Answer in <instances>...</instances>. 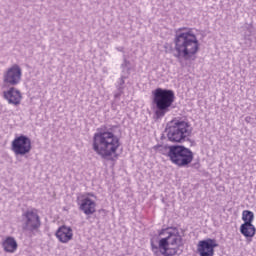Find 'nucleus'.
Instances as JSON below:
<instances>
[{"mask_svg":"<svg viewBox=\"0 0 256 256\" xmlns=\"http://www.w3.org/2000/svg\"><path fill=\"white\" fill-rule=\"evenodd\" d=\"M201 43L192 28L181 27L176 30L174 36L173 56L178 61H195Z\"/></svg>","mask_w":256,"mask_h":256,"instance_id":"f257e3e1","label":"nucleus"},{"mask_svg":"<svg viewBox=\"0 0 256 256\" xmlns=\"http://www.w3.org/2000/svg\"><path fill=\"white\" fill-rule=\"evenodd\" d=\"M160 238L151 240V251L154 256H181L183 253V237L177 228H166L158 232Z\"/></svg>","mask_w":256,"mask_h":256,"instance_id":"f03ea898","label":"nucleus"},{"mask_svg":"<svg viewBox=\"0 0 256 256\" xmlns=\"http://www.w3.org/2000/svg\"><path fill=\"white\" fill-rule=\"evenodd\" d=\"M121 147L119 136L107 127L97 129L92 138V149L102 159H109L117 155V151Z\"/></svg>","mask_w":256,"mask_h":256,"instance_id":"7ed1b4c3","label":"nucleus"},{"mask_svg":"<svg viewBox=\"0 0 256 256\" xmlns=\"http://www.w3.org/2000/svg\"><path fill=\"white\" fill-rule=\"evenodd\" d=\"M153 102L156 106L155 115L158 119L165 117L175 102V92L169 89L157 88L153 91Z\"/></svg>","mask_w":256,"mask_h":256,"instance_id":"20e7f679","label":"nucleus"},{"mask_svg":"<svg viewBox=\"0 0 256 256\" xmlns=\"http://www.w3.org/2000/svg\"><path fill=\"white\" fill-rule=\"evenodd\" d=\"M193 133L191 123L185 120H176L167 128V137L172 143H183Z\"/></svg>","mask_w":256,"mask_h":256,"instance_id":"39448f33","label":"nucleus"},{"mask_svg":"<svg viewBox=\"0 0 256 256\" xmlns=\"http://www.w3.org/2000/svg\"><path fill=\"white\" fill-rule=\"evenodd\" d=\"M22 229L29 233H37L41 229V216L37 209H28L22 213Z\"/></svg>","mask_w":256,"mask_h":256,"instance_id":"423d86ee","label":"nucleus"},{"mask_svg":"<svg viewBox=\"0 0 256 256\" xmlns=\"http://www.w3.org/2000/svg\"><path fill=\"white\" fill-rule=\"evenodd\" d=\"M193 157V151L191 149L185 146L175 145L170 161L177 167H187L193 162Z\"/></svg>","mask_w":256,"mask_h":256,"instance_id":"0eeeda50","label":"nucleus"},{"mask_svg":"<svg viewBox=\"0 0 256 256\" xmlns=\"http://www.w3.org/2000/svg\"><path fill=\"white\" fill-rule=\"evenodd\" d=\"M31 149H33L31 138L24 134L16 136L11 143V151L15 157H25L31 153Z\"/></svg>","mask_w":256,"mask_h":256,"instance_id":"6e6552de","label":"nucleus"},{"mask_svg":"<svg viewBox=\"0 0 256 256\" xmlns=\"http://www.w3.org/2000/svg\"><path fill=\"white\" fill-rule=\"evenodd\" d=\"M21 77H23V71L21 67L17 64H14L8 68L3 74V83L10 87H15L21 83Z\"/></svg>","mask_w":256,"mask_h":256,"instance_id":"1a4fd4ad","label":"nucleus"},{"mask_svg":"<svg viewBox=\"0 0 256 256\" xmlns=\"http://www.w3.org/2000/svg\"><path fill=\"white\" fill-rule=\"evenodd\" d=\"M219 247L217 240L207 238L200 240L197 244L198 255L200 256H215V249Z\"/></svg>","mask_w":256,"mask_h":256,"instance_id":"9d476101","label":"nucleus"},{"mask_svg":"<svg viewBox=\"0 0 256 256\" xmlns=\"http://www.w3.org/2000/svg\"><path fill=\"white\" fill-rule=\"evenodd\" d=\"M3 98L9 103V105H21V99H23V95L21 91L15 87H10L8 90L3 92Z\"/></svg>","mask_w":256,"mask_h":256,"instance_id":"9b49d317","label":"nucleus"},{"mask_svg":"<svg viewBox=\"0 0 256 256\" xmlns=\"http://www.w3.org/2000/svg\"><path fill=\"white\" fill-rule=\"evenodd\" d=\"M55 237L60 243L66 245L70 241H73V228L67 225H62L56 230Z\"/></svg>","mask_w":256,"mask_h":256,"instance_id":"f8f14e48","label":"nucleus"},{"mask_svg":"<svg viewBox=\"0 0 256 256\" xmlns=\"http://www.w3.org/2000/svg\"><path fill=\"white\" fill-rule=\"evenodd\" d=\"M2 249L4 253H17V249H19V244L17 243V239L13 236H6L2 239Z\"/></svg>","mask_w":256,"mask_h":256,"instance_id":"ddd939ff","label":"nucleus"},{"mask_svg":"<svg viewBox=\"0 0 256 256\" xmlns=\"http://www.w3.org/2000/svg\"><path fill=\"white\" fill-rule=\"evenodd\" d=\"M80 211H83L84 215H93L97 211V203L89 197L83 198L80 203Z\"/></svg>","mask_w":256,"mask_h":256,"instance_id":"4468645a","label":"nucleus"},{"mask_svg":"<svg viewBox=\"0 0 256 256\" xmlns=\"http://www.w3.org/2000/svg\"><path fill=\"white\" fill-rule=\"evenodd\" d=\"M240 233L245 237L247 243H251L253 241V237L256 235V228L253 224H241L240 225Z\"/></svg>","mask_w":256,"mask_h":256,"instance_id":"2eb2a0df","label":"nucleus"},{"mask_svg":"<svg viewBox=\"0 0 256 256\" xmlns=\"http://www.w3.org/2000/svg\"><path fill=\"white\" fill-rule=\"evenodd\" d=\"M154 151H156V153H160V155L168 157L171 161L173 157V152L175 151V145H157L154 146Z\"/></svg>","mask_w":256,"mask_h":256,"instance_id":"dca6fc26","label":"nucleus"},{"mask_svg":"<svg viewBox=\"0 0 256 256\" xmlns=\"http://www.w3.org/2000/svg\"><path fill=\"white\" fill-rule=\"evenodd\" d=\"M242 221H244L243 224H253V221H255V214L250 210H244L242 212Z\"/></svg>","mask_w":256,"mask_h":256,"instance_id":"f3484780","label":"nucleus"},{"mask_svg":"<svg viewBox=\"0 0 256 256\" xmlns=\"http://www.w3.org/2000/svg\"><path fill=\"white\" fill-rule=\"evenodd\" d=\"M125 85V79L121 77L117 82H116V88L118 89V93L114 94L115 99H119L121 95H123V86Z\"/></svg>","mask_w":256,"mask_h":256,"instance_id":"a211bd4d","label":"nucleus"},{"mask_svg":"<svg viewBox=\"0 0 256 256\" xmlns=\"http://www.w3.org/2000/svg\"><path fill=\"white\" fill-rule=\"evenodd\" d=\"M127 60L126 59H124V63L122 64V67H127Z\"/></svg>","mask_w":256,"mask_h":256,"instance_id":"6ab92c4d","label":"nucleus"},{"mask_svg":"<svg viewBox=\"0 0 256 256\" xmlns=\"http://www.w3.org/2000/svg\"><path fill=\"white\" fill-rule=\"evenodd\" d=\"M90 197H94V195L93 194H88Z\"/></svg>","mask_w":256,"mask_h":256,"instance_id":"aec40b11","label":"nucleus"}]
</instances>
